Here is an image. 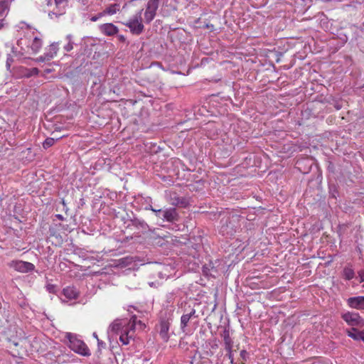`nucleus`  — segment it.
Here are the masks:
<instances>
[{"label": "nucleus", "instance_id": "1", "mask_svg": "<svg viewBox=\"0 0 364 364\" xmlns=\"http://www.w3.org/2000/svg\"><path fill=\"white\" fill-rule=\"evenodd\" d=\"M66 338L68 339L70 343L69 347L73 351L83 356H90L91 355L90 350L85 343L82 340L78 339L75 335L68 333L66 335Z\"/></svg>", "mask_w": 364, "mask_h": 364}, {"label": "nucleus", "instance_id": "2", "mask_svg": "<svg viewBox=\"0 0 364 364\" xmlns=\"http://www.w3.org/2000/svg\"><path fill=\"white\" fill-rule=\"evenodd\" d=\"M142 11L143 9H140L129 21L122 23L125 26L129 28L132 34L140 35L144 30L141 18Z\"/></svg>", "mask_w": 364, "mask_h": 364}, {"label": "nucleus", "instance_id": "3", "mask_svg": "<svg viewBox=\"0 0 364 364\" xmlns=\"http://www.w3.org/2000/svg\"><path fill=\"white\" fill-rule=\"evenodd\" d=\"M165 316H161L159 323V336L165 341H168L169 339L168 331L172 321V314L171 312H165Z\"/></svg>", "mask_w": 364, "mask_h": 364}, {"label": "nucleus", "instance_id": "4", "mask_svg": "<svg viewBox=\"0 0 364 364\" xmlns=\"http://www.w3.org/2000/svg\"><path fill=\"white\" fill-rule=\"evenodd\" d=\"M342 318L350 326H364V319L358 313H345L342 315Z\"/></svg>", "mask_w": 364, "mask_h": 364}, {"label": "nucleus", "instance_id": "5", "mask_svg": "<svg viewBox=\"0 0 364 364\" xmlns=\"http://www.w3.org/2000/svg\"><path fill=\"white\" fill-rule=\"evenodd\" d=\"M10 267L14 268L16 271L21 273L31 272L35 269L33 264L22 260L12 261Z\"/></svg>", "mask_w": 364, "mask_h": 364}, {"label": "nucleus", "instance_id": "6", "mask_svg": "<svg viewBox=\"0 0 364 364\" xmlns=\"http://www.w3.org/2000/svg\"><path fill=\"white\" fill-rule=\"evenodd\" d=\"M168 200L171 205L175 207L186 208L188 205V200L178 196L176 192L170 191Z\"/></svg>", "mask_w": 364, "mask_h": 364}, {"label": "nucleus", "instance_id": "7", "mask_svg": "<svg viewBox=\"0 0 364 364\" xmlns=\"http://www.w3.org/2000/svg\"><path fill=\"white\" fill-rule=\"evenodd\" d=\"M136 228L139 232H144L149 228L148 224L141 219L134 218L128 220L127 228L132 229Z\"/></svg>", "mask_w": 364, "mask_h": 364}, {"label": "nucleus", "instance_id": "8", "mask_svg": "<svg viewBox=\"0 0 364 364\" xmlns=\"http://www.w3.org/2000/svg\"><path fill=\"white\" fill-rule=\"evenodd\" d=\"M179 215L176 208H164V215L162 217L163 221L169 223H175L179 220Z\"/></svg>", "mask_w": 364, "mask_h": 364}, {"label": "nucleus", "instance_id": "9", "mask_svg": "<svg viewBox=\"0 0 364 364\" xmlns=\"http://www.w3.org/2000/svg\"><path fill=\"white\" fill-rule=\"evenodd\" d=\"M100 32L107 36H113L119 32L118 28L112 23H106L99 26Z\"/></svg>", "mask_w": 364, "mask_h": 364}, {"label": "nucleus", "instance_id": "10", "mask_svg": "<svg viewBox=\"0 0 364 364\" xmlns=\"http://www.w3.org/2000/svg\"><path fill=\"white\" fill-rule=\"evenodd\" d=\"M347 303L351 308L364 309V296L350 297Z\"/></svg>", "mask_w": 364, "mask_h": 364}, {"label": "nucleus", "instance_id": "11", "mask_svg": "<svg viewBox=\"0 0 364 364\" xmlns=\"http://www.w3.org/2000/svg\"><path fill=\"white\" fill-rule=\"evenodd\" d=\"M119 334V341L123 345H128L129 343L130 339L132 338L134 331L129 329V327H126V328L123 329Z\"/></svg>", "mask_w": 364, "mask_h": 364}, {"label": "nucleus", "instance_id": "12", "mask_svg": "<svg viewBox=\"0 0 364 364\" xmlns=\"http://www.w3.org/2000/svg\"><path fill=\"white\" fill-rule=\"evenodd\" d=\"M220 232L223 235L232 236L236 232V229L231 220H226L225 223L222 225Z\"/></svg>", "mask_w": 364, "mask_h": 364}, {"label": "nucleus", "instance_id": "13", "mask_svg": "<svg viewBox=\"0 0 364 364\" xmlns=\"http://www.w3.org/2000/svg\"><path fill=\"white\" fill-rule=\"evenodd\" d=\"M127 326H124L122 324V322L121 320L117 319L114 320L109 326V329L117 334H119L121 333V331H123V329L126 328Z\"/></svg>", "mask_w": 364, "mask_h": 364}, {"label": "nucleus", "instance_id": "14", "mask_svg": "<svg viewBox=\"0 0 364 364\" xmlns=\"http://www.w3.org/2000/svg\"><path fill=\"white\" fill-rule=\"evenodd\" d=\"M63 293V295L69 299H75L78 295L77 289L73 287H67L66 288H64Z\"/></svg>", "mask_w": 364, "mask_h": 364}, {"label": "nucleus", "instance_id": "15", "mask_svg": "<svg viewBox=\"0 0 364 364\" xmlns=\"http://www.w3.org/2000/svg\"><path fill=\"white\" fill-rule=\"evenodd\" d=\"M9 11V2L8 0L0 1V18H4Z\"/></svg>", "mask_w": 364, "mask_h": 364}, {"label": "nucleus", "instance_id": "16", "mask_svg": "<svg viewBox=\"0 0 364 364\" xmlns=\"http://www.w3.org/2000/svg\"><path fill=\"white\" fill-rule=\"evenodd\" d=\"M223 343L225 346V350H230V348H232L233 342L230 336V333L228 331L225 330L223 333Z\"/></svg>", "mask_w": 364, "mask_h": 364}, {"label": "nucleus", "instance_id": "17", "mask_svg": "<svg viewBox=\"0 0 364 364\" xmlns=\"http://www.w3.org/2000/svg\"><path fill=\"white\" fill-rule=\"evenodd\" d=\"M120 9V4L115 3L113 4H110L102 12L105 13V15H113L115 14Z\"/></svg>", "mask_w": 364, "mask_h": 364}, {"label": "nucleus", "instance_id": "18", "mask_svg": "<svg viewBox=\"0 0 364 364\" xmlns=\"http://www.w3.org/2000/svg\"><path fill=\"white\" fill-rule=\"evenodd\" d=\"M362 331H358L356 328L353 327L350 330L347 331V334L349 337L355 341L361 340Z\"/></svg>", "mask_w": 364, "mask_h": 364}, {"label": "nucleus", "instance_id": "19", "mask_svg": "<svg viewBox=\"0 0 364 364\" xmlns=\"http://www.w3.org/2000/svg\"><path fill=\"white\" fill-rule=\"evenodd\" d=\"M160 0H149L146 4V11L156 13V11L159 6Z\"/></svg>", "mask_w": 364, "mask_h": 364}, {"label": "nucleus", "instance_id": "20", "mask_svg": "<svg viewBox=\"0 0 364 364\" xmlns=\"http://www.w3.org/2000/svg\"><path fill=\"white\" fill-rule=\"evenodd\" d=\"M42 46V41L38 37H35L33 40L31 48L34 53L38 52Z\"/></svg>", "mask_w": 364, "mask_h": 364}, {"label": "nucleus", "instance_id": "21", "mask_svg": "<svg viewBox=\"0 0 364 364\" xmlns=\"http://www.w3.org/2000/svg\"><path fill=\"white\" fill-rule=\"evenodd\" d=\"M58 50V43H52L50 45L48 51L45 53V55H51V59L53 58L55 55H56L57 52Z\"/></svg>", "mask_w": 364, "mask_h": 364}, {"label": "nucleus", "instance_id": "22", "mask_svg": "<svg viewBox=\"0 0 364 364\" xmlns=\"http://www.w3.org/2000/svg\"><path fill=\"white\" fill-rule=\"evenodd\" d=\"M191 319L187 314H183L181 317V329L185 332V329L188 326L189 321Z\"/></svg>", "mask_w": 364, "mask_h": 364}, {"label": "nucleus", "instance_id": "23", "mask_svg": "<svg viewBox=\"0 0 364 364\" xmlns=\"http://www.w3.org/2000/svg\"><path fill=\"white\" fill-rule=\"evenodd\" d=\"M343 274L344 278L347 280L352 279L355 276L353 269L348 267H346L344 268Z\"/></svg>", "mask_w": 364, "mask_h": 364}, {"label": "nucleus", "instance_id": "24", "mask_svg": "<svg viewBox=\"0 0 364 364\" xmlns=\"http://www.w3.org/2000/svg\"><path fill=\"white\" fill-rule=\"evenodd\" d=\"M156 15V13L146 10L145 12H144V21H145V23H148V24L150 23L154 20V18H155Z\"/></svg>", "mask_w": 364, "mask_h": 364}, {"label": "nucleus", "instance_id": "25", "mask_svg": "<svg viewBox=\"0 0 364 364\" xmlns=\"http://www.w3.org/2000/svg\"><path fill=\"white\" fill-rule=\"evenodd\" d=\"M156 15V13L146 10L145 12H144V21H145V23H148V24L150 23L154 20V18H155Z\"/></svg>", "mask_w": 364, "mask_h": 364}, {"label": "nucleus", "instance_id": "26", "mask_svg": "<svg viewBox=\"0 0 364 364\" xmlns=\"http://www.w3.org/2000/svg\"><path fill=\"white\" fill-rule=\"evenodd\" d=\"M136 323H139L140 325H142V323L141 321H137V318H136V316H132V318H130L129 320V322L128 323V325L127 326V327H129V329L134 331V327H135V325Z\"/></svg>", "mask_w": 364, "mask_h": 364}, {"label": "nucleus", "instance_id": "27", "mask_svg": "<svg viewBox=\"0 0 364 364\" xmlns=\"http://www.w3.org/2000/svg\"><path fill=\"white\" fill-rule=\"evenodd\" d=\"M66 38L68 39V43L64 46L65 50L67 52L70 51L73 48V42L72 41V36L68 35Z\"/></svg>", "mask_w": 364, "mask_h": 364}, {"label": "nucleus", "instance_id": "28", "mask_svg": "<svg viewBox=\"0 0 364 364\" xmlns=\"http://www.w3.org/2000/svg\"><path fill=\"white\" fill-rule=\"evenodd\" d=\"M39 72L40 71L37 68H33L31 69H28L26 73H25V76L27 77H30L31 76L38 75Z\"/></svg>", "mask_w": 364, "mask_h": 364}, {"label": "nucleus", "instance_id": "29", "mask_svg": "<svg viewBox=\"0 0 364 364\" xmlns=\"http://www.w3.org/2000/svg\"><path fill=\"white\" fill-rule=\"evenodd\" d=\"M55 144V139L53 138L48 137L43 143V147L44 149H48Z\"/></svg>", "mask_w": 364, "mask_h": 364}, {"label": "nucleus", "instance_id": "30", "mask_svg": "<svg viewBox=\"0 0 364 364\" xmlns=\"http://www.w3.org/2000/svg\"><path fill=\"white\" fill-rule=\"evenodd\" d=\"M51 60V55H45V53L43 55H41L39 56L38 58H36V62H46V61H49Z\"/></svg>", "mask_w": 364, "mask_h": 364}, {"label": "nucleus", "instance_id": "31", "mask_svg": "<svg viewBox=\"0 0 364 364\" xmlns=\"http://www.w3.org/2000/svg\"><path fill=\"white\" fill-rule=\"evenodd\" d=\"M240 356L242 360V364H245V362L249 358V353L245 350H242L240 351Z\"/></svg>", "mask_w": 364, "mask_h": 364}, {"label": "nucleus", "instance_id": "32", "mask_svg": "<svg viewBox=\"0 0 364 364\" xmlns=\"http://www.w3.org/2000/svg\"><path fill=\"white\" fill-rule=\"evenodd\" d=\"M62 15L63 13H58L55 11H50L48 13V16L50 19L58 18Z\"/></svg>", "mask_w": 364, "mask_h": 364}, {"label": "nucleus", "instance_id": "33", "mask_svg": "<svg viewBox=\"0 0 364 364\" xmlns=\"http://www.w3.org/2000/svg\"><path fill=\"white\" fill-rule=\"evenodd\" d=\"M153 213H154L155 215L161 218L162 220V217L164 215V208L163 209H156L153 210Z\"/></svg>", "mask_w": 364, "mask_h": 364}, {"label": "nucleus", "instance_id": "34", "mask_svg": "<svg viewBox=\"0 0 364 364\" xmlns=\"http://www.w3.org/2000/svg\"><path fill=\"white\" fill-rule=\"evenodd\" d=\"M13 62H14V59H13L12 56L10 54H8L7 58H6V68L8 70L10 69V67Z\"/></svg>", "mask_w": 364, "mask_h": 364}, {"label": "nucleus", "instance_id": "35", "mask_svg": "<svg viewBox=\"0 0 364 364\" xmlns=\"http://www.w3.org/2000/svg\"><path fill=\"white\" fill-rule=\"evenodd\" d=\"M105 16V13H103L102 11L99 13L98 14L92 16L90 20L92 21H97L100 18H101L102 16Z\"/></svg>", "mask_w": 364, "mask_h": 364}, {"label": "nucleus", "instance_id": "36", "mask_svg": "<svg viewBox=\"0 0 364 364\" xmlns=\"http://www.w3.org/2000/svg\"><path fill=\"white\" fill-rule=\"evenodd\" d=\"M227 351L226 356L230 359V363H232L233 359V355H232V348H230V350H225Z\"/></svg>", "mask_w": 364, "mask_h": 364}, {"label": "nucleus", "instance_id": "37", "mask_svg": "<svg viewBox=\"0 0 364 364\" xmlns=\"http://www.w3.org/2000/svg\"><path fill=\"white\" fill-rule=\"evenodd\" d=\"M55 288L56 287L53 284H48L46 286V289L47 290L50 292V293H55Z\"/></svg>", "mask_w": 364, "mask_h": 364}, {"label": "nucleus", "instance_id": "38", "mask_svg": "<svg viewBox=\"0 0 364 364\" xmlns=\"http://www.w3.org/2000/svg\"><path fill=\"white\" fill-rule=\"evenodd\" d=\"M196 310L194 309H191V311L188 313H186L190 317L192 318H197L198 316L196 315Z\"/></svg>", "mask_w": 364, "mask_h": 364}, {"label": "nucleus", "instance_id": "39", "mask_svg": "<svg viewBox=\"0 0 364 364\" xmlns=\"http://www.w3.org/2000/svg\"><path fill=\"white\" fill-rule=\"evenodd\" d=\"M97 345H98L99 348H105L106 346V343L105 342H103L102 341H100V339H97Z\"/></svg>", "mask_w": 364, "mask_h": 364}, {"label": "nucleus", "instance_id": "40", "mask_svg": "<svg viewBox=\"0 0 364 364\" xmlns=\"http://www.w3.org/2000/svg\"><path fill=\"white\" fill-rule=\"evenodd\" d=\"M117 38L122 43H125L127 41V38L124 35H118Z\"/></svg>", "mask_w": 364, "mask_h": 364}, {"label": "nucleus", "instance_id": "41", "mask_svg": "<svg viewBox=\"0 0 364 364\" xmlns=\"http://www.w3.org/2000/svg\"><path fill=\"white\" fill-rule=\"evenodd\" d=\"M358 275L360 277V282H364V270H361L358 272Z\"/></svg>", "mask_w": 364, "mask_h": 364}, {"label": "nucleus", "instance_id": "42", "mask_svg": "<svg viewBox=\"0 0 364 364\" xmlns=\"http://www.w3.org/2000/svg\"><path fill=\"white\" fill-rule=\"evenodd\" d=\"M5 25V20L4 18H0V29L3 28Z\"/></svg>", "mask_w": 364, "mask_h": 364}, {"label": "nucleus", "instance_id": "43", "mask_svg": "<svg viewBox=\"0 0 364 364\" xmlns=\"http://www.w3.org/2000/svg\"><path fill=\"white\" fill-rule=\"evenodd\" d=\"M61 203H62V204H63V210H64L65 212H67V211L68 210V207H67V205H66V203H65V200H64V199H62V200H61Z\"/></svg>", "mask_w": 364, "mask_h": 364}, {"label": "nucleus", "instance_id": "44", "mask_svg": "<svg viewBox=\"0 0 364 364\" xmlns=\"http://www.w3.org/2000/svg\"><path fill=\"white\" fill-rule=\"evenodd\" d=\"M145 210H151L153 212V210H154V208L151 205H148L145 207Z\"/></svg>", "mask_w": 364, "mask_h": 364}, {"label": "nucleus", "instance_id": "45", "mask_svg": "<svg viewBox=\"0 0 364 364\" xmlns=\"http://www.w3.org/2000/svg\"><path fill=\"white\" fill-rule=\"evenodd\" d=\"M55 217H56L58 220H64V217H63L62 215H60V214H57V215H55Z\"/></svg>", "mask_w": 364, "mask_h": 364}, {"label": "nucleus", "instance_id": "46", "mask_svg": "<svg viewBox=\"0 0 364 364\" xmlns=\"http://www.w3.org/2000/svg\"><path fill=\"white\" fill-rule=\"evenodd\" d=\"M11 343L15 346H18L19 345V343L15 341H11Z\"/></svg>", "mask_w": 364, "mask_h": 364}, {"label": "nucleus", "instance_id": "47", "mask_svg": "<svg viewBox=\"0 0 364 364\" xmlns=\"http://www.w3.org/2000/svg\"><path fill=\"white\" fill-rule=\"evenodd\" d=\"M121 260H122V264H125V262H124V261H125V260H128V258H122V259H121Z\"/></svg>", "mask_w": 364, "mask_h": 364}, {"label": "nucleus", "instance_id": "48", "mask_svg": "<svg viewBox=\"0 0 364 364\" xmlns=\"http://www.w3.org/2000/svg\"><path fill=\"white\" fill-rule=\"evenodd\" d=\"M361 335H362V338H361V340L364 342V330H363V331H362V333H361Z\"/></svg>", "mask_w": 364, "mask_h": 364}, {"label": "nucleus", "instance_id": "49", "mask_svg": "<svg viewBox=\"0 0 364 364\" xmlns=\"http://www.w3.org/2000/svg\"><path fill=\"white\" fill-rule=\"evenodd\" d=\"M93 336H94L97 340V339H99V338H98V336H97V333H93Z\"/></svg>", "mask_w": 364, "mask_h": 364}, {"label": "nucleus", "instance_id": "50", "mask_svg": "<svg viewBox=\"0 0 364 364\" xmlns=\"http://www.w3.org/2000/svg\"><path fill=\"white\" fill-rule=\"evenodd\" d=\"M12 52L15 54L16 53V48L14 47H12Z\"/></svg>", "mask_w": 364, "mask_h": 364}, {"label": "nucleus", "instance_id": "51", "mask_svg": "<svg viewBox=\"0 0 364 364\" xmlns=\"http://www.w3.org/2000/svg\"><path fill=\"white\" fill-rule=\"evenodd\" d=\"M25 342H26V339H25V338H24V339L21 340V343L22 344H23V343H24Z\"/></svg>", "mask_w": 364, "mask_h": 364}, {"label": "nucleus", "instance_id": "52", "mask_svg": "<svg viewBox=\"0 0 364 364\" xmlns=\"http://www.w3.org/2000/svg\"><path fill=\"white\" fill-rule=\"evenodd\" d=\"M17 44L18 45H21V41H18Z\"/></svg>", "mask_w": 364, "mask_h": 364}, {"label": "nucleus", "instance_id": "53", "mask_svg": "<svg viewBox=\"0 0 364 364\" xmlns=\"http://www.w3.org/2000/svg\"><path fill=\"white\" fill-rule=\"evenodd\" d=\"M17 44L18 45H21V41H18Z\"/></svg>", "mask_w": 364, "mask_h": 364}, {"label": "nucleus", "instance_id": "54", "mask_svg": "<svg viewBox=\"0 0 364 364\" xmlns=\"http://www.w3.org/2000/svg\"><path fill=\"white\" fill-rule=\"evenodd\" d=\"M231 364H236L235 362H234V360H232V363H230Z\"/></svg>", "mask_w": 364, "mask_h": 364}]
</instances>
